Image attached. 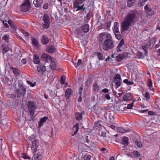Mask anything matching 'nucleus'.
<instances>
[{
  "label": "nucleus",
  "instance_id": "2f4dec72",
  "mask_svg": "<svg viewBox=\"0 0 160 160\" xmlns=\"http://www.w3.org/2000/svg\"><path fill=\"white\" fill-rule=\"evenodd\" d=\"M135 0H127V5L128 7H131L135 2Z\"/></svg>",
  "mask_w": 160,
  "mask_h": 160
},
{
  "label": "nucleus",
  "instance_id": "58836bf2",
  "mask_svg": "<svg viewBox=\"0 0 160 160\" xmlns=\"http://www.w3.org/2000/svg\"><path fill=\"white\" fill-rule=\"evenodd\" d=\"M82 60L81 59H79L78 60V62L77 63H75L74 64V65L75 67L77 68L78 66H79L80 65L82 64Z\"/></svg>",
  "mask_w": 160,
  "mask_h": 160
},
{
  "label": "nucleus",
  "instance_id": "f8f14e48",
  "mask_svg": "<svg viewBox=\"0 0 160 160\" xmlns=\"http://www.w3.org/2000/svg\"><path fill=\"white\" fill-rule=\"evenodd\" d=\"M42 60L45 61L47 62H50L52 60L51 56L46 53H43L41 56Z\"/></svg>",
  "mask_w": 160,
  "mask_h": 160
},
{
  "label": "nucleus",
  "instance_id": "9d476101",
  "mask_svg": "<svg viewBox=\"0 0 160 160\" xmlns=\"http://www.w3.org/2000/svg\"><path fill=\"white\" fill-rule=\"evenodd\" d=\"M144 9L146 12H147V14L150 16H152L154 14V10L151 8H150L147 5L144 7Z\"/></svg>",
  "mask_w": 160,
  "mask_h": 160
},
{
  "label": "nucleus",
  "instance_id": "473e14b6",
  "mask_svg": "<svg viewBox=\"0 0 160 160\" xmlns=\"http://www.w3.org/2000/svg\"><path fill=\"white\" fill-rule=\"evenodd\" d=\"M76 119L79 120L82 119V115L79 112H76L75 114Z\"/></svg>",
  "mask_w": 160,
  "mask_h": 160
},
{
  "label": "nucleus",
  "instance_id": "bb28decb",
  "mask_svg": "<svg viewBox=\"0 0 160 160\" xmlns=\"http://www.w3.org/2000/svg\"><path fill=\"white\" fill-rule=\"evenodd\" d=\"M42 158V155L36 153L34 155L33 160H40Z\"/></svg>",
  "mask_w": 160,
  "mask_h": 160
},
{
  "label": "nucleus",
  "instance_id": "f704fd0d",
  "mask_svg": "<svg viewBox=\"0 0 160 160\" xmlns=\"http://www.w3.org/2000/svg\"><path fill=\"white\" fill-rule=\"evenodd\" d=\"M133 156L135 158H138L140 156V153L137 151H134L133 152Z\"/></svg>",
  "mask_w": 160,
  "mask_h": 160
},
{
  "label": "nucleus",
  "instance_id": "a211bd4d",
  "mask_svg": "<svg viewBox=\"0 0 160 160\" xmlns=\"http://www.w3.org/2000/svg\"><path fill=\"white\" fill-rule=\"evenodd\" d=\"M72 94V89L69 88H67L65 92V97L66 99H68L70 96Z\"/></svg>",
  "mask_w": 160,
  "mask_h": 160
},
{
  "label": "nucleus",
  "instance_id": "b1692460",
  "mask_svg": "<svg viewBox=\"0 0 160 160\" xmlns=\"http://www.w3.org/2000/svg\"><path fill=\"white\" fill-rule=\"evenodd\" d=\"M118 27V23L117 22H115L114 23V26L113 29V31L114 33H117L118 32H119Z\"/></svg>",
  "mask_w": 160,
  "mask_h": 160
},
{
  "label": "nucleus",
  "instance_id": "603ef678",
  "mask_svg": "<svg viewBox=\"0 0 160 160\" xmlns=\"http://www.w3.org/2000/svg\"><path fill=\"white\" fill-rule=\"evenodd\" d=\"M34 110H29L30 115L32 118V117L34 114Z\"/></svg>",
  "mask_w": 160,
  "mask_h": 160
},
{
  "label": "nucleus",
  "instance_id": "6ab92c4d",
  "mask_svg": "<svg viewBox=\"0 0 160 160\" xmlns=\"http://www.w3.org/2000/svg\"><path fill=\"white\" fill-rule=\"evenodd\" d=\"M32 43L34 47H38L39 46V43L37 40L34 37H32L31 39Z\"/></svg>",
  "mask_w": 160,
  "mask_h": 160
},
{
  "label": "nucleus",
  "instance_id": "e433bc0d",
  "mask_svg": "<svg viewBox=\"0 0 160 160\" xmlns=\"http://www.w3.org/2000/svg\"><path fill=\"white\" fill-rule=\"evenodd\" d=\"M148 45L147 44H145L142 46V48L144 50L145 52L147 53L148 52Z\"/></svg>",
  "mask_w": 160,
  "mask_h": 160
},
{
  "label": "nucleus",
  "instance_id": "7ed1b4c3",
  "mask_svg": "<svg viewBox=\"0 0 160 160\" xmlns=\"http://www.w3.org/2000/svg\"><path fill=\"white\" fill-rule=\"evenodd\" d=\"M86 3H87V1L86 0H76L73 4V8L76 11H84L87 6Z\"/></svg>",
  "mask_w": 160,
  "mask_h": 160
},
{
  "label": "nucleus",
  "instance_id": "412c9836",
  "mask_svg": "<svg viewBox=\"0 0 160 160\" xmlns=\"http://www.w3.org/2000/svg\"><path fill=\"white\" fill-rule=\"evenodd\" d=\"M48 119V118L47 117H44L43 118H41L38 122V124L39 127H41L43 124Z\"/></svg>",
  "mask_w": 160,
  "mask_h": 160
},
{
  "label": "nucleus",
  "instance_id": "5701e85b",
  "mask_svg": "<svg viewBox=\"0 0 160 160\" xmlns=\"http://www.w3.org/2000/svg\"><path fill=\"white\" fill-rule=\"evenodd\" d=\"M95 54L100 60H103L105 58V57L101 52H96L95 53Z\"/></svg>",
  "mask_w": 160,
  "mask_h": 160
},
{
  "label": "nucleus",
  "instance_id": "393cba45",
  "mask_svg": "<svg viewBox=\"0 0 160 160\" xmlns=\"http://www.w3.org/2000/svg\"><path fill=\"white\" fill-rule=\"evenodd\" d=\"M11 70L12 71L13 73L15 75V76H19L20 73L18 69L16 68L11 67Z\"/></svg>",
  "mask_w": 160,
  "mask_h": 160
},
{
  "label": "nucleus",
  "instance_id": "c03bdc74",
  "mask_svg": "<svg viewBox=\"0 0 160 160\" xmlns=\"http://www.w3.org/2000/svg\"><path fill=\"white\" fill-rule=\"evenodd\" d=\"M20 32L23 34L25 36L27 37L29 36V33L23 30L20 29Z\"/></svg>",
  "mask_w": 160,
  "mask_h": 160
},
{
  "label": "nucleus",
  "instance_id": "774afa93",
  "mask_svg": "<svg viewBox=\"0 0 160 160\" xmlns=\"http://www.w3.org/2000/svg\"><path fill=\"white\" fill-rule=\"evenodd\" d=\"M148 111V109L143 110H139V112L141 113H144Z\"/></svg>",
  "mask_w": 160,
  "mask_h": 160
},
{
  "label": "nucleus",
  "instance_id": "72a5a7b5",
  "mask_svg": "<svg viewBox=\"0 0 160 160\" xmlns=\"http://www.w3.org/2000/svg\"><path fill=\"white\" fill-rule=\"evenodd\" d=\"M50 62V66L51 68L52 69H55L56 68V63L52 61V60Z\"/></svg>",
  "mask_w": 160,
  "mask_h": 160
},
{
  "label": "nucleus",
  "instance_id": "20e7f679",
  "mask_svg": "<svg viewBox=\"0 0 160 160\" xmlns=\"http://www.w3.org/2000/svg\"><path fill=\"white\" fill-rule=\"evenodd\" d=\"M30 3L29 0H24L23 3L21 6V10L23 12H27L31 10Z\"/></svg>",
  "mask_w": 160,
  "mask_h": 160
},
{
  "label": "nucleus",
  "instance_id": "7c9ffc66",
  "mask_svg": "<svg viewBox=\"0 0 160 160\" xmlns=\"http://www.w3.org/2000/svg\"><path fill=\"white\" fill-rule=\"evenodd\" d=\"M113 80L114 81L121 80V77L120 75L118 73L116 74L114 76Z\"/></svg>",
  "mask_w": 160,
  "mask_h": 160
},
{
  "label": "nucleus",
  "instance_id": "cd10ccee",
  "mask_svg": "<svg viewBox=\"0 0 160 160\" xmlns=\"http://www.w3.org/2000/svg\"><path fill=\"white\" fill-rule=\"evenodd\" d=\"M89 30V26L88 24H85L82 28V30L85 32H88Z\"/></svg>",
  "mask_w": 160,
  "mask_h": 160
},
{
  "label": "nucleus",
  "instance_id": "de8ad7c7",
  "mask_svg": "<svg viewBox=\"0 0 160 160\" xmlns=\"http://www.w3.org/2000/svg\"><path fill=\"white\" fill-rule=\"evenodd\" d=\"M91 158V156L89 155H85L83 157L84 160H90Z\"/></svg>",
  "mask_w": 160,
  "mask_h": 160
},
{
  "label": "nucleus",
  "instance_id": "79ce46f5",
  "mask_svg": "<svg viewBox=\"0 0 160 160\" xmlns=\"http://www.w3.org/2000/svg\"><path fill=\"white\" fill-rule=\"evenodd\" d=\"M135 144L139 148H141L142 147V144L141 142L138 141H135Z\"/></svg>",
  "mask_w": 160,
  "mask_h": 160
},
{
  "label": "nucleus",
  "instance_id": "052dcab7",
  "mask_svg": "<svg viewBox=\"0 0 160 160\" xmlns=\"http://www.w3.org/2000/svg\"><path fill=\"white\" fill-rule=\"evenodd\" d=\"M148 114L149 115H155L156 113L152 111H149L148 112Z\"/></svg>",
  "mask_w": 160,
  "mask_h": 160
},
{
  "label": "nucleus",
  "instance_id": "864d4df0",
  "mask_svg": "<svg viewBox=\"0 0 160 160\" xmlns=\"http://www.w3.org/2000/svg\"><path fill=\"white\" fill-rule=\"evenodd\" d=\"M92 17V13L90 12L87 14L86 17L88 20H89Z\"/></svg>",
  "mask_w": 160,
  "mask_h": 160
},
{
  "label": "nucleus",
  "instance_id": "6e6d98bb",
  "mask_svg": "<svg viewBox=\"0 0 160 160\" xmlns=\"http://www.w3.org/2000/svg\"><path fill=\"white\" fill-rule=\"evenodd\" d=\"M148 86L149 87H152V81L151 79H149L148 80Z\"/></svg>",
  "mask_w": 160,
  "mask_h": 160
},
{
  "label": "nucleus",
  "instance_id": "423d86ee",
  "mask_svg": "<svg viewBox=\"0 0 160 160\" xmlns=\"http://www.w3.org/2000/svg\"><path fill=\"white\" fill-rule=\"evenodd\" d=\"M17 95L18 97H20L22 95L24 96L26 92V89L23 86H21L19 87V89H17L16 90Z\"/></svg>",
  "mask_w": 160,
  "mask_h": 160
},
{
  "label": "nucleus",
  "instance_id": "8fccbe9b",
  "mask_svg": "<svg viewBox=\"0 0 160 160\" xmlns=\"http://www.w3.org/2000/svg\"><path fill=\"white\" fill-rule=\"evenodd\" d=\"M65 78L63 76H62L60 80V82L62 84H64L65 82Z\"/></svg>",
  "mask_w": 160,
  "mask_h": 160
},
{
  "label": "nucleus",
  "instance_id": "39448f33",
  "mask_svg": "<svg viewBox=\"0 0 160 160\" xmlns=\"http://www.w3.org/2000/svg\"><path fill=\"white\" fill-rule=\"evenodd\" d=\"M42 20L44 22L42 25L43 28L46 29L48 28L50 24L48 15L47 14H45L43 16Z\"/></svg>",
  "mask_w": 160,
  "mask_h": 160
},
{
  "label": "nucleus",
  "instance_id": "5fc2aeb1",
  "mask_svg": "<svg viewBox=\"0 0 160 160\" xmlns=\"http://www.w3.org/2000/svg\"><path fill=\"white\" fill-rule=\"evenodd\" d=\"M77 33L78 35H82V30L80 29H76Z\"/></svg>",
  "mask_w": 160,
  "mask_h": 160
},
{
  "label": "nucleus",
  "instance_id": "9b49d317",
  "mask_svg": "<svg viewBox=\"0 0 160 160\" xmlns=\"http://www.w3.org/2000/svg\"><path fill=\"white\" fill-rule=\"evenodd\" d=\"M128 56V54L126 52H123L121 54H118L116 57V58L117 61L118 62L121 61L124 58Z\"/></svg>",
  "mask_w": 160,
  "mask_h": 160
},
{
  "label": "nucleus",
  "instance_id": "f03ea898",
  "mask_svg": "<svg viewBox=\"0 0 160 160\" xmlns=\"http://www.w3.org/2000/svg\"><path fill=\"white\" fill-rule=\"evenodd\" d=\"M135 16V11H130L127 15L122 25L123 32L128 30L132 23L134 22Z\"/></svg>",
  "mask_w": 160,
  "mask_h": 160
},
{
  "label": "nucleus",
  "instance_id": "680f3d73",
  "mask_svg": "<svg viewBox=\"0 0 160 160\" xmlns=\"http://www.w3.org/2000/svg\"><path fill=\"white\" fill-rule=\"evenodd\" d=\"M108 91L109 90L107 88H104L102 90V92L104 93H107Z\"/></svg>",
  "mask_w": 160,
  "mask_h": 160
},
{
  "label": "nucleus",
  "instance_id": "bf43d9fd",
  "mask_svg": "<svg viewBox=\"0 0 160 160\" xmlns=\"http://www.w3.org/2000/svg\"><path fill=\"white\" fill-rule=\"evenodd\" d=\"M147 0H140V3H141V5L143 6L145 2Z\"/></svg>",
  "mask_w": 160,
  "mask_h": 160
},
{
  "label": "nucleus",
  "instance_id": "2eb2a0df",
  "mask_svg": "<svg viewBox=\"0 0 160 160\" xmlns=\"http://www.w3.org/2000/svg\"><path fill=\"white\" fill-rule=\"evenodd\" d=\"M28 108L29 110H35L36 109V103L32 101H29L28 102Z\"/></svg>",
  "mask_w": 160,
  "mask_h": 160
},
{
  "label": "nucleus",
  "instance_id": "c756f323",
  "mask_svg": "<svg viewBox=\"0 0 160 160\" xmlns=\"http://www.w3.org/2000/svg\"><path fill=\"white\" fill-rule=\"evenodd\" d=\"M55 50V48L54 47L53 45L48 47L47 49L48 52L51 53L54 52Z\"/></svg>",
  "mask_w": 160,
  "mask_h": 160
},
{
  "label": "nucleus",
  "instance_id": "4d7b16f0",
  "mask_svg": "<svg viewBox=\"0 0 160 160\" xmlns=\"http://www.w3.org/2000/svg\"><path fill=\"white\" fill-rule=\"evenodd\" d=\"M7 21H4L3 20V25L5 26V27L6 28H9V26L7 23Z\"/></svg>",
  "mask_w": 160,
  "mask_h": 160
},
{
  "label": "nucleus",
  "instance_id": "f257e3e1",
  "mask_svg": "<svg viewBox=\"0 0 160 160\" xmlns=\"http://www.w3.org/2000/svg\"><path fill=\"white\" fill-rule=\"evenodd\" d=\"M99 42L102 44L103 49L105 51L113 48L114 47V41L111 36L107 32L100 33L97 38Z\"/></svg>",
  "mask_w": 160,
  "mask_h": 160
},
{
  "label": "nucleus",
  "instance_id": "1a4fd4ad",
  "mask_svg": "<svg viewBox=\"0 0 160 160\" xmlns=\"http://www.w3.org/2000/svg\"><path fill=\"white\" fill-rule=\"evenodd\" d=\"M11 32L12 33H15V34L16 36L18 37L19 38L21 39H23L22 37L20 36H18V33L17 32H16V31L17 29V27L14 24V23L11 21Z\"/></svg>",
  "mask_w": 160,
  "mask_h": 160
},
{
  "label": "nucleus",
  "instance_id": "4468645a",
  "mask_svg": "<svg viewBox=\"0 0 160 160\" xmlns=\"http://www.w3.org/2000/svg\"><path fill=\"white\" fill-rule=\"evenodd\" d=\"M133 97L131 93H127L124 95L123 97V101H130L133 99Z\"/></svg>",
  "mask_w": 160,
  "mask_h": 160
},
{
  "label": "nucleus",
  "instance_id": "69168bd1",
  "mask_svg": "<svg viewBox=\"0 0 160 160\" xmlns=\"http://www.w3.org/2000/svg\"><path fill=\"white\" fill-rule=\"evenodd\" d=\"M27 83L30 85V86L32 87H33L34 86L33 84L32 83V82H31L30 81H27Z\"/></svg>",
  "mask_w": 160,
  "mask_h": 160
},
{
  "label": "nucleus",
  "instance_id": "4c0bfd02",
  "mask_svg": "<svg viewBox=\"0 0 160 160\" xmlns=\"http://www.w3.org/2000/svg\"><path fill=\"white\" fill-rule=\"evenodd\" d=\"M9 36L7 34H6L2 37V39L7 42H9Z\"/></svg>",
  "mask_w": 160,
  "mask_h": 160
},
{
  "label": "nucleus",
  "instance_id": "a878e982",
  "mask_svg": "<svg viewBox=\"0 0 160 160\" xmlns=\"http://www.w3.org/2000/svg\"><path fill=\"white\" fill-rule=\"evenodd\" d=\"M122 143L125 146L128 144V138L127 137H125L122 140Z\"/></svg>",
  "mask_w": 160,
  "mask_h": 160
},
{
  "label": "nucleus",
  "instance_id": "09e8293b",
  "mask_svg": "<svg viewBox=\"0 0 160 160\" xmlns=\"http://www.w3.org/2000/svg\"><path fill=\"white\" fill-rule=\"evenodd\" d=\"M117 82L115 83V87L116 88H118L122 84L121 82L119 81H117Z\"/></svg>",
  "mask_w": 160,
  "mask_h": 160
},
{
  "label": "nucleus",
  "instance_id": "dca6fc26",
  "mask_svg": "<svg viewBox=\"0 0 160 160\" xmlns=\"http://www.w3.org/2000/svg\"><path fill=\"white\" fill-rule=\"evenodd\" d=\"M41 40V42L44 45L48 44L49 41L48 37L45 35L42 36Z\"/></svg>",
  "mask_w": 160,
  "mask_h": 160
},
{
  "label": "nucleus",
  "instance_id": "a19ab883",
  "mask_svg": "<svg viewBox=\"0 0 160 160\" xmlns=\"http://www.w3.org/2000/svg\"><path fill=\"white\" fill-rule=\"evenodd\" d=\"M114 33L117 39L118 40H120L121 39V36L119 32H118L117 33Z\"/></svg>",
  "mask_w": 160,
  "mask_h": 160
},
{
  "label": "nucleus",
  "instance_id": "c9c22d12",
  "mask_svg": "<svg viewBox=\"0 0 160 160\" xmlns=\"http://www.w3.org/2000/svg\"><path fill=\"white\" fill-rule=\"evenodd\" d=\"M93 89L95 91L98 92L99 89V88L97 83H94L93 84Z\"/></svg>",
  "mask_w": 160,
  "mask_h": 160
},
{
  "label": "nucleus",
  "instance_id": "3c124183",
  "mask_svg": "<svg viewBox=\"0 0 160 160\" xmlns=\"http://www.w3.org/2000/svg\"><path fill=\"white\" fill-rule=\"evenodd\" d=\"M144 97L148 100L150 98V95L149 93L148 92H146L145 95Z\"/></svg>",
  "mask_w": 160,
  "mask_h": 160
},
{
  "label": "nucleus",
  "instance_id": "37998d69",
  "mask_svg": "<svg viewBox=\"0 0 160 160\" xmlns=\"http://www.w3.org/2000/svg\"><path fill=\"white\" fill-rule=\"evenodd\" d=\"M22 157L24 159H30L31 158L30 157L28 156L25 153H22Z\"/></svg>",
  "mask_w": 160,
  "mask_h": 160
},
{
  "label": "nucleus",
  "instance_id": "0eeeda50",
  "mask_svg": "<svg viewBox=\"0 0 160 160\" xmlns=\"http://www.w3.org/2000/svg\"><path fill=\"white\" fill-rule=\"evenodd\" d=\"M126 46L124 43V40L122 39L121 40L117 48V51L118 52H122L126 47Z\"/></svg>",
  "mask_w": 160,
  "mask_h": 160
},
{
  "label": "nucleus",
  "instance_id": "49530a36",
  "mask_svg": "<svg viewBox=\"0 0 160 160\" xmlns=\"http://www.w3.org/2000/svg\"><path fill=\"white\" fill-rule=\"evenodd\" d=\"M135 102V100H134L133 102L131 104H129L128 105L127 108L128 109H131L133 106V103Z\"/></svg>",
  "mask_w": 160,
  "mask_h": 160
},
{
  "label": "nucleus",
  "instance_id": "a18cd8bd",
  "mask_svg": "<svg viewBox=\"0 0 160 160\" xmlns=\"http://www.w3.org/2000/svg\"><path fill=\"white\" fill-rule=\"evenodd\" d=\"M38 152L36 153L38 154H40L42 155V154L43 152V151L42 149V147H40L38 148V149H37V151Z\"/></svg>",
  "mask_w": 160,
  "mask_h": 160
},
{
  "label": "nucleus",
  "instance_id": "c85d7f7f",
  "mask_svg": "<svg viewBox=\"0 0 160 160\" xmlns=\"http://www.w3.org/2000/svg\"><path fill=\"white\" fill-rule=\"evenodd\" d=\"M2 47L3 49L2 52L3 53H4L9 51V47L8 45L4 44L2 46Z\"/></svg>",
  "mask_w": 160,
  "mask_h": 160
},
{
  "label": "nucleus",
  "instance_id": "338daca9",
  "mask_svg": "<svg viewBox=\"0 0 160 160\" xmlns=\"http://www.w3.org/2000/svg\"><path fill=\"white\" fill-rule=\"evenodd\" d=\"M82 89H83V88H82V87L80 88V89L79 90V94L80 95V96H81L82 91Z\"/></svg>",
  "mask_w": 160,
  "mask_h": 160
},
{
  "label": "nucleus",
  "instance_id": "ea45409f",
  "mask_svg": "<svg viewBox=\"0 0 160 160\" xmlns=\"http://www.w3.org/2000/svg\"><path fill=\"white\" fill-rule=\"evenodd\" d=\"M118 131L120 133H125L126 132V130L124 128H121L119 127L118 128Z\"/></svg>",
  "mask_w": 160,
  "mask_h": 160
},
{
  "label": "nucleus",
  "instance_id": "6e6552de",
  "mask_svg": "<svg viewBox=\"0 0 160 160\" xmlns=\"http://www.w3.org/2000/svg\"><path fill=\"white\" fill-rule=\"evenodd\" d=\"M39 142L38 140H35L32 141L31 149L33 153L36 152L37 149L39 146Z\"/></svg>",
  "mask_w": 160,
  "mask_h": 160
},
{
  "label": "nucleus",
  "instance_id": "aec40b11",
  "mask_svg": "<svg viewBox=\"0 0 160 160\" xmlns=\"http://www.w3.org/2000/svg\"><path fill=\"white\" fill-rule=\"evenodd\" d=\"M156 41L155 38L154 37L152 38L149 41V48L150 50L152 48L155 44Z\"/></svg>",
  "mask_w": 160,
  "mask_h": 160
},
{
  "label": "nucleus",
  "instance_id": "ddd939ff",
  "mask_svg": "<svg viewBox=\"0 0 160 160\" xmlns=\"http://www.w3.org/2000/svg\"><path fill=\"white\" fill-rule=\"evenodd\" d=\"M46 70L45 67L42 64H39L37 66V71L38 72V74L43 73Z\"/></svg>",
  "mask_w": 160,
  "mask_h": 160
},
{
  "label": "nucleus",
  "instance_id": "13d9d810",
  "mask_svg": "<svg viewBox=\"0 0 160 160\" xmlns=\"http://www.w3.org/2000/svg\"><path fill=\"white\" fill-rule=\"evenodd\" d=\"M48 7V3H46L43 6V8L45 9H47Z\"/></svg>",
  "mask_w": 160,
  "mask_h": 160
},
{
  "label": "nucleus",
  "instance_id": "0e129e2a",
  "mask_svg": "<svg viewBox=\"0 0 160 160\" xmlns=\"http://www.w3.org/2000/svg\"><path fill=\"white\" fill-rule=\"evenodd\" d=\"M105 98L108 100H109L111 99L110 97L109 94H106L105 95Z\"/></svg>",
  "mask_w": 160,
  "mask_h": 160
},
{
  "label": "nucleus",
  "instance_id": "4be33fe9",
  "mask_svg": "<svg viewBox=\"0 0 160 160\" xmlns=\"http://www.w3.org/2000/svg\"><path fill=\"white\" fill-rule=\"evenodd\" d=\"M34 63L36 64H38L40 62V60L39 57L38 55L37 54H34L33 57Z\"/></svg>",
  "mask_w": 160,
  "mask_h": 160
},
{
  "label": "nucleus",
  "instance_id": "e2e57ef3",
  "mask_svg": "<svg viewBox=\"0 0 160 160\" xmlns=\"http://www.w3.org/2000/svg\"><path fill=\"white\" fill-rule=\"evenodd\" d=\"M73 127L74 128H76V130H79V124L78 123H76Z\"/></svg>",
  "mask_w": 160,
  "mask_h": 160
},
{
  "label": "nucleus",
  "instance_id": "f3484780",
  "mask_svg": "<svg viewBox=\"0 0 160 160\" xmlns=\"http://www.w3.org/2000/svg\"><path fill=\"white\" fill-rule=\"evenodd\" d=\"M43 0H34L33 3L35 7L37 8H40L43 2Z\"/></svg>",
  "mask_w": 160,
  "mask_h": 160
}]
</instances>
